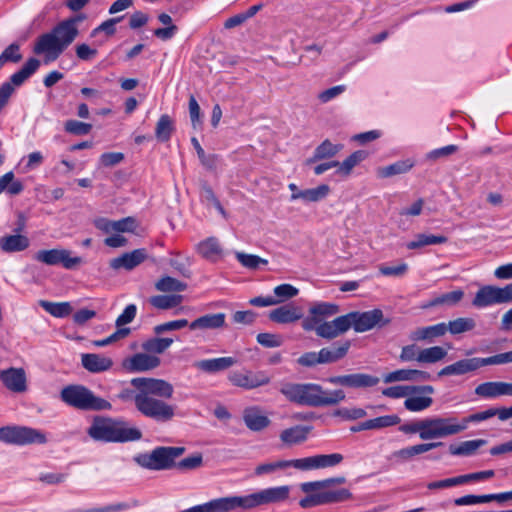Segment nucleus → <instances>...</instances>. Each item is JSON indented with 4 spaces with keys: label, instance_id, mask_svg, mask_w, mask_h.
Wrapping results in <instances>:
<instances>
[{
    "label": "nucleus",
    "instance_id": "21",
    "mask_svg": "<svg viewBox=\"0 0 512 512\" xmlns=\"http://www.w3.org/2000/svg\"><path fill=\"white\" fill-rule=\"evenodd\" d=\"M302 318V309L293 304L282 305L269 312V319L278 324L294 323Z\"/></svg>",
    "mask_w": 512,
    "mask_h": 512
},
{
    "label": "nucleus",
    "instance_id": "33",
    "mask_svg": "<svg viewBox=\"0 0 512 512\" xmlns=\"http://www.w3.org/2000/svg\"><path fill=\"white\" fill-rule=\"evenodd\" d=\"M310 429V427L301 425L285 429L280 433V440L289 446L300 444L307 439Z\"/></svg>",
    "mask_w": 512,
    "mask_h": 512
},
{
    "label": "nucleus",
    "instance_id": "50",
    "mask_svg": "<svg viewBox=\"0 0 512 512\" xmlns=\"http://www.w3.org/2000/svg\"><path fill=\"white\" fill-rule=\"evenodd\" d=\"M155 288L161 292H182L186 290L187 284L170 276H165L155 283Z\"/></svg>",
    "mask_w": 512,
    "mask_h": 512
},
{
    "label": "nucleus",
    "instance_id": "62",
    "mask_svg": "<svg viewBox=\"0 0 512 512\" xmlns=\"http://www.w3.org/2000/svg\"><path fill=\"white\" fill-rule=\"evenodd\" d=\"M170 266L174 273L178 275L190 277L192 274L189 258H171Z\"/></svg>",
    "mask_w": 512,
    "mask_h": 512
},
{
    "label": "nucleus",
    "instance_id": "5",
    "mask_svg": "<svg viewBox=\"0 0 512 512\" xmlns=\"http://www.w3.org/2000/svg\"><path fill=\"white\" fill-rule=\"evenodd\" d=\"M290 494L287 485L266 488L247 495H233L222 497L225 512H234L238 509L251 510L271 503L285 501Z\"/></svg>",
    "mask_w": 512,
    "mask_h": 512
},
{
    "label": "nucleus",
    "instance_id": "49",
    "mask_svg": "<svg viewBox=\"0 0 512 512\" xmlns=\"http://www.w3.org/2000/svg\"><path fill=\"white\" fill-rule=\"evenodd\" d=\"M196 252L201 256L220 255L224 251L216 237H208L196 245Z\"/></svg>",
    "mask_w": 512,
    "mask_h": 512
},
{
    "label": "nucleus",
    "instance_id": "26",
    "mask_svg": "<svg viewBox=\"0 0 512 512\" xmlns=\"http://www.w3.org/2000/svg\"><path fill=\"white\" fill-rule=\"evenodd\" d=\"M495 416L494 408L487 409L485 411H481L478 413H474L469 415L466 418H463L460 423L457 422L456 418L448 417L446 418L448 427H451L452 429H457L453 431L452 435L459 434L467 429L468 424L470 422H480L487 420L491 417Z\"/></svg>",
    "mask_w": 512,
    "mask_h": 512
},
{
    "label": "nucleus",
    "instance_id": "56",
    "mask_svg": "<svg viewBox=\"0 0 512 512\" xmlns=\"http://www.w3.org/2000/svg\"><path fill=\"white\" fill-rule=\"evenodd\" d=\"M299 290L291 284H281L274 288V301H277V304L287 301L295 296H297Z\"/></svg>",
    "mask_w": 512,
    "mask_h": 512
},
{
    "label": "nucleus",
    "instance_id": "3",
    "mask_svg": "<svg viewBox=\"0 0 512 512\" xmlns=\"http://www.w3.org/2000/svg\"><path fill=\"white\" fill-rule=\"evenodd\" d=\"M87 434L99 442H129L142 438V432L136 427H130L127 422L104 416H95Z\"/></svg>",
    "mask_w": 512,
    "mask_h": 512
},
{
    "label": "nucleus",
    "instance_id": "45",
    "mask_svg": "<svg viewBox=\"0 0 512 512\" xmlns=\"http://www.w3.org/2000/svg\"><path fill=\"white\" fill-rule=\"evenodd\" d=\"M447 241V238L442 235L432 234H417L412 241L406 244L408 249H417L428 245L442 244Z\"/></svg>",
    "mask_w": 512,
    "mask_h": 512
},
{
    "label": "nucleus",
    "instance_id": "8",
    "mask_svg": "<svg viewBox=\"0 0 512 512\" xmlns=\"http://www.w3.org/2000/svg\"><path fill=\"white\" fill-rule=\"evenodd\" d=\"M184 452V447L163 446L155 448L151 453L140 454L135 460L150 470H166L175 467V459Z\"/></svg>",
    "mask_w": 512,
    "mask_h": 512
},
{
    "label": "nucleus",
    "instance_id": "9",
    "mask_svg": "<svg viewBox=\"0 0 512 512\" xmlns=\"http://www.w3.org/2000/svg\"><path fill=\"white\" fill-rule=\"evenodd\" d=\"M506 363L507 359L505 353H500L486 358H465L445 366L438 372V376H461L464 374L475 372L476 370L484 366L501 365Z\"/></svg>",
    "mask_w": 512,
    "mask_h": 512
},
{
    "label": "nucleus",
    "instance_id": "7",
    "mask_svg": "<svg viewBox=\"0 0 512 512\" xmlns=\"http://www.w3.org/2000/svg\"><path fill=\"white\" fill-rule=\"evenodd\" d=\"M447 420L444 417L425 418L412 423L403 424L399 430L406 434L418 433L422 440H432L452 436L453 431L448 427Z\"/></svg>",
    "mask_w": 512,
    "mask_h": 512
},
{
    "label": "nucleus",
    "instance_id": "24",
    "mask_svg": "<svg viewBox=\"0 0 512 512\" xmlns=\"http://www.w3.org/2000/svg\"><path fill=\"white\" fill-rule=\"evenodd\" d=\"M243 421L251 431H262L270 425V419L258 407H249L243 411Z\"/></svg>",
    "mask_w": 512,
    "mask_h": 512
},
{
    "label": "nucleus",
    "instance_id": "11",
    "mask_svg": "<svg viewBox=\"0 0 512 512\" xmlns=\"http://www.w3.org/2000/svg\"><path fill=\"white\" fill-rule=\"evenodd\" d=\"M346 317L349 321V329L352 327L359 333L371 330L376 326L383 327L390 322L389 320H384L383 312L380 309L350 312L346 314Z\"/></svg>",
    "mask_w": 512,
    "mask_h": 512
},
{
    "label": "nucleus",
    "instance_id": "37",
    "mask_svg": "<svg viewBox=\"0 0 512 512\" xmlns=\"http://www.w3.org/2000/svg\"><path fill=\"white\" fill-rule=\"evenodd\" d=\"M463 296L464 292L462 290L447 292L433 298L427 304H425L423 308H431L436 306L452 307L458 304L462 300Z\"/></svg>",
    "mask_w": 512,
    "mask_h": 512
},
{
    "label": "nucleus",
    "instance_id": "17",
    "mask_svg": "<svg viewBox=\"0 0 512 512\" xmlns=\"http://www.w3.org/2000/svg\"><path fill=\"white\" fill-rule=\"evenodd\" d=\"M95 227L105 234H121L133 232L137 223L133 217H125L120 220H110L108 218H98L94 222Z\"/></svg>",
    "mask_w": 512,
    "mask_h": 512
},
{
    "label": "nucleus",
    "instance_id": "20",
    "mask_svg": "<svg viewBox=\"0 0 512 512\" xmlns=\"http://www.w3.org/2000/svg\"><path fill=\"white\" fill-rule=\"evenodd\" d=\"M446 334L445 322L435 325L418 327L410 332L409 339L413 342L432 343L437 338H441Z\"/></svg>",
    "mask_w": 512,
    "mask_h": 512
},
{
    "label": "nucleus",
    "instance_id": "55",
    "mask_svg": "<svg viewBox=\"0 0 512 512\" xmlns=\"http://www.w3.org/2000/svg\"><path fill=\"white\" fill-rule=\"evenodd\" d=\"M203 465V456L201 453L190 455L179 462H175V467L180 471H191L200 468Z\"/></svg>",
    "mask_w": 512,
    "mask_h": 512
},
{
    "label": "nucleus",
    "instance_id": "4",
    "mask_svg": "<svg viewBox=\"0 0 512 512\" xmlns=\"http://www.w3.org/2000/svg\"><path fill=\"white\" fill-rule=\"evenodd\" d=\"M79 34L77 27L70 22L61 21L51 32L44 33L38 37L34 52L45 54L46 61L56 60L64 50L76 39Z\"/></svg>",
    "mask_w": 512,
    "mask_h": 512
},
{
    "label": "nucleus",
    "instance_id": "34",
    "mask_svg": "<svg viewBox=\"0 0 512 512\" xmlns=\"http://www.w3.org/2000/svg\"><path fill=\"white\" fill-rule=\"evenodd\" d=\"M315 492L319 493L321 505L340 503L352 499V493L346 488L336 490L324 488Z\"/></svg>",
    "mask_w": 512,
    "mask_h": 512
},
{
    "label": "nucleus",
    "instance_id": "35",
    "mask_svg": "<svg viewBox=\"0 0 512 512\" xmlns=\"http://www.w3.org/2000/svg\"><path fill=\"white\" fill-rule=\"evenodd\" d=\"M329 193V186L326 184L316 188L305 189L291 194V200L301 199L304 202H317L325 198Z\"/></svg>",
    "mask_w": 512,
    "mask_h": 512
},
{
    "label": "nucleus",
    "instance_id": "18",
    "mask_svg": "<svg viewBox=\"0 0 512 512\" xmlns=\"http://www.w3.org/2000/svg\"><path fill=\"white\" fill-rule=\"evenodd\" d=\"M313 330L321 338L334 339L349 330V321L346 315H342L332 321L323 322Z\"/></svg>",
    "mask_w": 512,
    "mask_h": 512
},
{
    "label": "nucleus",
    "instance_id": "60",
    "mask_svg": "<svg viewBox=\"0 0 512 512\" xmlns=\"http://www.w3.org/2000/svg\"><path fill=\"white\" fill-rule=\"evenodd\" d=\"M257 342L266 348L280 347L284 340L280 334L259 333L256 337Z\"/></svg>",
    "mask_w": 512,
    "mask_h": 512
},
{
    "label": "nucleus",
    "instance_id": "38",
    "mask_svg": "<svg viewBox=\"0 0 512 512\" xmlns=\"http://www.w3.org/2000/svg\"><path fill=\"white\" fill-rule=\"evenodd\" d=\"M413 166L414 161L410 159L400 160L388 166L379 168L378 175L382 178H388L394 175L404 174L411 170Z\"/></svg>",
    "mask_w": 512,
    "mask_h": 512
},
{
    "label": "nucleus",
    "instance_id": "36",
    "mask_svg": "<svg viewBox=\"0 0 512 512\" xmlns=\"http://www.w3.org/2000/svg\"><path fill=\"white\" fill-rule=\"evenodd\" d=\"M487 444L485 439L468 440L461 442L459 445L451 444L449 452L455 456H471L474 455L480 447Z\"/></svg>",
    "mask_w": 512,
    "mask_h": 512
},
{
    "label": "nucleus",
    "instance_id": "63",
    "mask_svg": "<svg viewBox=\"0 0 512 512\" xmlns=\"http://www.w3.org/2000/svg\"><path fill=\"white\" fill-rule=\"evenodd\" d=\"M131 332L130 328H119L113 334L102 340H95L92 344L96 347H104L126 338Z\"/></svg>",
    "mask_w": 512,
    "mask_h": 512
},
{
    "label": "nucleus",
    "instance_id": "19",
    "mask_svg": "<svg viewBox=\"0 0 512 512\" xmlns=\"http://www.w3.org/2000/svg\"><path fill=\"white\" fill-rule=\"evenodd\" d=\"M0 379L7 389L21 393L26 391V374L22 368H9L0 372Z\"/></svg>",
    "mask_w": 512,
    "mask_h": 512
},
{
    "label": "nucleus",
    "instance_id": "1",
    "mask_svg": "<svg viewBox=\"0 0 512 512\" xmlns=\"http://www.w3.org/2000/svg\"><path fill=\"white\" fill-rule=\"evenodd\" d=\"M130 384L134 389H122L117 396L120 400L133 401L139 413L156 422L165 423L174 418L175 406L161 399L173 396L174 388L170 382L159 378L136 377L131 379Z\"/></svg>",
    "mask_w": 512,
    "mask_h": 512
},
{
    "label": "nucleus",
    "instance_id": "10",
    "mask_svg": "<svg viewBox=\"0 0 512 512\" xmlns=\"http://www.w3.org/2000/svg\"><path fill=\"white\" fill-rule=\"evenodd\" d=\"M0 441L12 445L44 444L46 435L40 430L26 426H5L0 428Z\"/></svg>",
    "mask_w": 512,
    "mask_h": 512
},
{
    "label": "nucleus",
    "instance_id": "58",
    "mask_svg": "<svg viewBox=\"0 0 512 512\" xmlns=\"http://www.w3.org/2000/svg\"><path fill=\"white\" fill-rule=\"evenodd\" d=\"M289 461V467H293L295 469L301 471H310L319 469L318 467V459L317 455L300 458V459H292Z\"/></svg>",
    "mask_w": 512,
    "mask_h": 512
},
{
    "label": "nucleus",
    "instance_id": "32",
    "mask_svg": "<svg viewBox=\"0 0 512 512\" xmlns=\"http://www.w3.org/2000/svg\"><path fill=\"white\" fill-rule=\"evenodd\" d=\"M350 348V341H345L338 346L325 347L319 351L321 364H329L344 358Z\"/></svg>",
    "mask_w": 512,
    "mask_h": 512
},
{
    "label": "nucleus",
    "instance_id": "22",
    "mask_svg": "<svg viewBox=\"0 0 512 512\" xmlns=\"http://www.w3.org/2000/svg\"><path fill=\"white\" fill-rule=\"evenodd\" d=\"M236 363L237 359L234 357H219L195 361L193 366L204 373L214 374L225 371Z\"/></svg>",
    "mask_w": 512,
    "mask_h": 512
},
{
    "label": "nucleus",
    "instance_id": "31",
    "mask_svg": "<svg viewBox=\"0 0 512 512\" xmlns=\"http://www.w3.org/2000/svg\"><path fill=\"white\" fill-rule=\"evenodd\" d=\"M343 148L342 144H333L330 140H324L320 145H318L313 153L311 158L306 160V164L309 165L311 163L329 159L337 155L341 149Z\"/></svg>",
    "mask_w": 512,
    "mask_h": 512
},
{
    "label": "nucleus",
    "instance_id": "64",
    "mask_svg": "<svg viewBox=\"0 0 512 512\" xmlns=\"http://www.w3.org/2000/svg\"><path fill=\"white\" fill-rule=\"evenodd\" d=\"M317 459L319 469H324L340 464L343 461V455L340 453L318 454Z\"/></svg>",
    "mask_w": 512,
    "mask_h": 512
},
{
    "label": "nucleus",
    "instance_id": "14",
    "mask_svg": "<svg viewBox=\"0 0 512 512\" xmlns=\"http://www.w3.org/2000/svg\"><path fill=\"white\" fill-rule=\"evenodd\" d=\"M339 312V306L328 302H317L309 308V314L302 321V328L305 331H313L316 326L325 322L327 317H331Z\"/></svg>",
    "mask_w": 512,
    "mask_h": 512
},
{
    "label": "nucleus",
    "instance_id": "6",
    "mask_svg": "<svg viewBox=\"0 0 512 512\" xmlns=\"http://www.w3.org/2000/svg\"><path fill=\"white\" fill-rule=\"evenodd\" d=\"M61 399L69 406L82 411L110 410L112 405L104 398L96 396L82 385H69L61 390Z\"/></svg>",
    "mask_w": 512,
    "mask_h": 512
},
{
    "label": "nucleus",
    "instance_id": "59",
    "mask_svg": "<svg viewBox=\"0 0 512 512\" xmlns=\"http://www.w3.org/2000/svg\"><path fill=\"white\" fill-rule=\"evenodd\" d=\"M64 128L70 134L83 136L90 133L92 125L78 120H68L65 122Z\"/></svg>",
    "mask_w": 512,
    "mask_h": 512
},
{
    "label": "nucleus",
    "instance_id": "52",
    "mask_svg": "<svg viewBox=\"0 0 512 512\" xmlns=\"http://www.w3.org/2000/svg\"><path fill=\"white\" fill-rule=\"evenodd\" d=\"M200 198L203 203L213 205L221 215L226 217V211L216 197L212 188L207 183H203L201 186Z\"/></svg>",
    "mask_w": 512,
    "mask_h": 512
},
{
    "label": "nucleus",
    "instance_id": "44",
    "mask_svg": "<svg viewBox=\"0 0 512 512\" xmlns=\"http://www.w3.org/2000/svg\"><path fill=\"white\" fill-rule=\"evenodd\" d=\"M445 326L446 333L458 335L473 330L476 327V322L473 318L460 317L445 323Z\"/></svg>",
    "mask_w": 512,
    "mask_h": 512
},
{
    "label": "nucleus",
    "instance_id": "61",
    "mask_svg": "<svg viewBox=\"0 0 512 512\" xmlns=\"http://www.w3.org/2000/svg\"><path fill=\"white\" fill-rule=\"evenodd\" d=\"M144 258H113L109 266L114 270L125 269L130 271L141 264Z\"/></svg>",
    "mask_w": 512,
    "mask_h": 512
},
{
    "label": "nucleus",
    "instance_id": "28",
    "mask_svg": "<svg viewBox=\"0 0 512 512\" xmlns=\"http://www.w3.org/2000/svg\"><path fill=\"white\" fill-rule=\"evenodd\" d=\"M40 66V61L36 58H29L20 70L12 74L9 81L3 84H9L11 88L21 86L30 76H32Z\"/></svg>",
    "mask_w": 512,
    "mask_h": 512
},
{
    "label": "nucleus",
    "instance_id": "15",
    "mask_svg": "<svg viewBox=\"0 0 512 512\" xmlns=\"http://www.w3.org/2000/svg\"><path fill=\"white\" fill-rule=\"evenodd\" d=\"M160 364L161 359L158 356L144 351L123 359L121 367L128 373H142L153 370Z\"/></svg>",
    "mask_w": 512,
    "mask_h": 512
},
{
    "label": "nucleus",
    "instance_id": "25",
    "mask_svg": "<svg viewBox=\"0 0 512 512\" xmlns=\"http://www.w3.org/2000/svg\"><path fill=\"white\" fill-rule=\"evenodd\" d=\"M417 392L431 395L434 393V388L431 385H425V386L396 385V386H391V387L385 388L382 391V394L386 397L397 399V398L408 397L409 395H412Z\"/></svg>",
    "mask_w": 512,
    "mask_h": 512
},
{
    "label": "nucleus",
    "instance_id": "41",
    "mask_svg": "<svg viewBox=\"0 0 512 512\" xmlns=\"http://www.w3.org/2000/svg\"><path fill=\"white\" fill-rule=\"evenodd\" d=\"M184 297L180 294L156 295L149 299L150 304L157 309L168 310L180 305Z\"/></svg>",
    "mask_w": 512,
    "mask_h": 512
},
{
    "label": "nucleus",
    "instance_id": "57",
    "mask_svg": "<svg viewBox=\"0 0 512 512\" xmlns=\"http://www.w3.org/2000/svg\"><path fill=\"white\" fill-rule=\"evenodd\" d=\"M21 59L20 45L12 43L0 54V69L7 62L18 63Z\"/></svg>",
    "mask_w": 512,
    "mask_h": 512
},
{
    "label": "nucleus",
    "instance_id": "29",
    "mask_svg": "<svg viewBox=\"0 0 512 512\" xmlns=\"http://www.w3.org/2000/svg\"><path fill=\"white\" fill-rule=\"evenodd\" d=\"M224 313L206 314L189 324L191 330L219 329L225 326Z\"/></svg>",
    "mask_w": 512,
    "mask_h": 512
},
{
    "label": "nucleus",
    "instance_id": "40",
    "mask_svg": "<svg viewBox=\"0 0 512 512\" xmlns=\"http://www.w3.org/2000/svg\"><path fill=\"white\" fill-rule=\"evenodd\" d=\"M346 482V478L344 476L327 478L324 480L304 482L300 485V489L304 493H311L316 490L331 488L334 485H341Z\"/></svg>",
    "mask_w": 512,
    "mask_h": 512
},
{
    "label": "nucleus",
    "instance_id": "53",
    "mask_svg": "<svg viewBox=\"0 0 512 512\" xmlns=\"http://www.w3.org/2000/svg\"><path fill=\"white\" fill-rule=\"evenodd\" d=\"M400 421L401 419L397 415H385L367 420L366 427H368V430H378L385 427L397 425L400 423Z\"/></svg>",
    "mask_w": 512,
    "mask_h": 512
},
{
    "label": "nucleus",
    "instance_id": "2",
    "mask_svg": "<svg viewBox=\"0 0 512 512\" xmlns=\"http://www.w3.org/2000/svg\"><path fill=\"white\" fill-rule=\"evenodd\" d=\"M280 393L290 402L309 407L337 405L346 397L341 389L325 391L321 385L315 383H285L281 386Z\"/></svg>",
    "mask_w": 512,
    "mask_h": 512
},
{
    "label": "nucleus",
    "instance_id": "27",
    "mask_svg": "<svg viewBox=\"0 0 512 512\" xmlns=\"http://www.w3.org/2000/svg\"><path fill=\"white\" fill-rule=\"evenodd\" d=\"M475 394L483 398L509 396L508 382L490 381L481 383L475 388Z\"/></svg>",
    "mask_w": 512,
    "mask_h": 512
},
{
    "label": "nucleus",
    "instance_id": "39",
    "mask_svg": "<svg viewBox=\"0 0 512 512\" xmlns=\"http://www.w3.org/2000/svg\"><path fill=\"white\" fill-rule=\"evenodd\" d=\"M39 305L46 312L57 318L67 317L73 311V307L69 302H50L47 300H40Z\"/></svg>",
    "mask_w": 512,
    "mask_h": 512
},
{
    "label": "nucleus",
    "instance_id": "54",
    "mask_svg": "<svg viewBox=\"0 0 512 512\" xmlns=\"http://www.w3.org/2000/svg\"><path fill=\"white\" fill-rule=\"evenodd\" d=\"M49 266H61L65 269H76L82 263V258H38Z\"/></svg>",
    "mask_w": 512,
    "mask_h": 512
},
{
    "label": "nucleus",
    "instance_id": "43",
    "mask_svg": "<svg viewBox=\"0 0 512 512\" xmlns=\"http://www.w3.org/2000/svg\"><path fill=\"white\" fill-rule=\"evenodd\" d=\"M173 343L171 338H150L141 344L143 351L156 355L164 353Z\"/></svg>",
    "mask_w": 512,
    "mask_h": 512
},
{
    "label": "nucleus",
    "instance_id": "42",
    "mask_svg": "<svg viewBox=\"0 0 512 512\" xmlns=\"http://www.w3.org/2000/svg\"><path fill=\"white\" fill-rule=\"evenodd\" d=\"M0 245L4 252H18L28 247L29 240L23 235H10L1 238Z\"/></svg>",
    "mask_w": 512,
    "mask_h": 512
},
{
    "label": "nucleus",
    "instance_id": "16",
    "mask_svg": "<svg viewBox=\"0 0 512 512\" xmlns=\"http://www.w3.org/2000/svg\"><path fill=\"white\" fill-rule=\"evenodd\" d=\"M333 385H340L348 388H369L376 386L380 379L376 376L366 373H352L345 375L333 376L328 379Z\"/></svg>",
    "mask_w": 512,
    "mask_h": 512
},
{
    "label": "nucleus",
    "instance_id": "46",
    "mask_svg": "<svg viewBox=\"0 0 512 512\" xmlns=\"http://www.w3.org/2000/svg\"><path fill=\"white\" fill-rule=\"evenodd\" d=\"M173 131L174 126L171 117L167 114L161 115L155 127V136L157 140L160 142L169 141Z\"/></svg>",
    "mask_w": 512,
    "mask_h": 512
},
{
    "label": "nucleus",
    "instance_id": "48",
    "mask_svg": "<svg viewBox=\"0 0 512 512\" xmlns=\"http://www.w3.org/2000/svg\"><path fill=\"white\" fill-rule=\"evenodd\" d=\"M447 356V351L441 346H432L420 350L419 363L432 364L442 361Z\"/></svg>",
    "mask_w": 512,
    "mask_h": 512
},
{
    "label": "nucleus",
    "instance_id": "12",
    "mask_svg": "<svg viewBox=\"0 0 512 512\" xmlns=\"http://www.w3.org/2000/svg\"><path fill=\"white\" fill-rule=\"evenodd\" d=\"M512 302V283L503 288L495 286H484L480 288L472 304L476 307H486L492 304Z\"/></svg>",
    "mask_w": 512,
    "mask_h": 512
},
{
    "label": "nucleus",
    "instance_id": "30",
    "mask_svg": "<svg viewBox=\"0 0 512 512\" xmlns=\"http://www.w3.org/2000/svg\"><path fill=\"white\" fill-rule=\"evenodd\" d=\"M442 442H429V443H422L417 444L414 446L402 448L400 450H397L392 453V457L398 459L399 461H408L412 457L428 452L430 450L436 449L440 446H442Z\"/></svg>",
    "mask_w": 512,
    "mask_h": 512
},
{
    "label": "nucleus",
    "instance_id": "23",
    "mask_svg": "<svg viewBox=\"0 0 512 512\" xmlns=\"http://www.w3.org/2000/svg\"><path fill=\"white\" fill-rule=\"evenodd\" d=\"M81 364L91 373H101L112 368L113 360L102 354L86 353L81 355Z\"/></svg>",
    "mask_w": 512,
    "mask_h": 512
},
{
    "label": "nucleus",
    "instance_id": "51",
    "mask_svg": "<svg viewBox=\"0 0 512 512\" xmlns=\"http://www.w3.org/2000/svg\"><path fill=\"white\" fill-rule=\"evenodd\" d=\"M432 403L430 396H411L404 401V407L411 412H420L429 408Z\"/></svg>",
    "mask_w": 512,
    "mask_h": 512
},
{
    "label": "nucleus",
    "instance_id": "47",
    "mask_svg": "<svg viewBox=\"0 0 512 512\" xmlns=\"http://www.w3.org/2000/svg\"><path fill=\"white\" fill-rule=\"evenodd\" d=\"M367 152L364 150H358L348 156L342 163H339L337 173L343 176L350 175L353 168L360 162L365 160Z\"/></svg>",
    "mask_w": 512,
    "mask_h": 512
},
{
    "label": "nucleus",
    "instance_id": "13",
    "mask_svg": "<svg viewBox=\"0 0 512 512\" xmlns=\"http://www.w3.org/2000/svg\"><path fill=\"white\" fill-rule=\"evenodd\" d=\"M228 378L234 386L247 390L267 385L271 381V377L266 372L251 370L234 371Z\"/></svg>",
    "mask_w": 512,
    "mask_h": 512
}]
</instances>
